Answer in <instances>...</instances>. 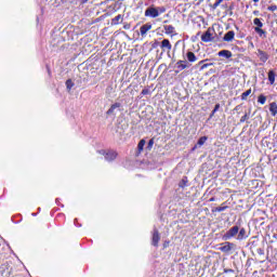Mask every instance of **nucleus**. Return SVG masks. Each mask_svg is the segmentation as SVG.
I'll return each instance as SVG.
<instances>
[{"instance_id": "obj_1", "label": "nucleus", "mask_w": 277, "mask_h": 277, "mask_svg": "<svg viewBox=\"0 0 277 277\" xmlns=\"http://www.w3.org/2000/svg\"><path fill=\"white\" fill-rule=\"evenodd\" d=\"M166 8L164 6H149L145 10V16L147 18H157L160 14H164Z\"/></svg>"}, {"instance_id": "obj_40", "label": "nucleus", "mask_w": 277, "mask_h": 277, "mask_svg": "<svg viewBox=\"0 0 277 277\" xmlns=\"http://www.w3.org/2000/svg\"><path fill=\"white\" fill-rule=\"evenodd\" d=\"M205 61H201L199 64H202Z\"/></svg>"}, {"instance_id": "obj_38", "label": "nucleus", "mask_w": 277, "mask_h": 277, "mask_svg": "<svg viewBox=\"0 0 277 277\" xmlns=\"http://www.w3.org/2000/svg\"><path fill=\"white\" fill-rule=\"evenodd\" d=\"M254 3H259V0H253Z\"/></svg>"}, {"instance_id": "obj_21", "label": "nucleus", "mask_w": 277, "mask_h": 277, "mask_svg": "<svg viewBox=\"0 0 277 277\" xmlns=\"http://www.w3.org/2000/svg\"><path fill=\"white\" fill-rule=\"evenodd\" d=\"M251 94H252V89L247 90L246 92H243V93L241 94V100H242V101H247L248 97H249Z\"/></svg>"}, {"instance_id": "obj_7", "label": "nucleus", "mask_w": 277, "mask_h": 277, "mask_svg": "<svg viewBox=\"0 0 277 277\" xmlns=\"http://www.w3.org/2000/svg\"><path fill=\"white\" fill-rule=\"evenodd\" d=\"M219 57H225V60H230L233 57V52L229 50H222L217 53Z\"/></svg>"}, {"instance_id": "obj_2", "label": "nucleus", "mask_w": 277, "mask_h": 277, "mask_svg": "<svg viewBox=\"0 0 277 277\" xmlns=\"http://www.w3.org/2000/svg\"><path fill=\"white\" fill-rule=\"evenodd\" d=\"M239 234V226H234L225 234V239H233Z\"/></svg>"}, {"instance_id": "obj_4", "label": "nucleus", "mask_w": 277, "mask_h": 277, "mask_svg": "<svg viewBox=\"0 0 277 277\" xmlns=\"http://www.w3.org/2000/svg\"><path fill=\"white\" fill-rule=\"evenodd\" d=\"M202 42H212L213 34H211L210 28L201 36Z\"/></svg>"}, {"instance_id": "obj_12", "label": "nucleus", "mask_w": 277, "mask_h": 277, "mask_svg": "<svg viewBox=\"0 0 277 277\" xmlns=\"http://www.w3.org/2000/svg\"><path fill=\"white\" fill-rule=\"evenodd\" d=\"M176 66L180 70H185V68H189V65L187 64V61H179L176 63Z\"/></svg>"}, {"instance_id": "obj_8", "label": "nucleus", "mask_w": 277, "mask_h": 277, "mask_svg": "<svg viewBox=\"0 0 277 277\" xmlns=\"http://www.w3.org/2000/svg\"><path fill=\"white\" fill-rule=\"evenodd\" d=\"M161 239V237L159 236V230L155 229L154 230V235H153V246L157 247L159 246V240Z\"/></svg>"}, {"instance_id": "obj_32", "label": "nucleus", "mask_w": 277, "mask_h": 277, "mask_svg": "<svg viewBox=\"0 0 277 277\" xmlns=\"http://www.w3.org/2000/svg\"><path fill=\"white\" fill-rule=\"evenodd\" d=\"M209 67V64H203L202 66H201V70H205V68H208Z\"/></svg>"}, {"instance_id": "obj_39", "label": "nucleus", "mask_w": 277, "mask_h": 277, "mask_svg": "<svg viewBox=\"0 0 277 277\" xmlns=\"http://www.w3.org/2000/svg\"><path fill=\"white\" fill-rule=\"evenodd\" d=\"M213 200H215V199H214V198H211V199H210V202H213Z\"/></svg>"}, {"instance_id": "obj_15", "label": "nucleus", "mask_w": 277, "mask_h": 277, "mask_svg": "<svg viewBox=\"0 0 277 277\" xmlns=\"http://www.w3.org/2000/svg\"><path fill=\"white\" fill-rule=\"evenodd\" d=\"M268 81H269L271 85H274V83L276 81V72H274V70L268 71Z\"/></svg>"}, {"instance_id": "obj_37", "label": "nucleus", "mask_w": 277, "mask_h": 277, "mask_svg": "<svg viewBox=\"0 0 277 277\" xmlns=\"http://www.w3.org/2000/svg\"><path fill=\"white\" fill-rule=\"evenodd\" d=\"M217 211H224V208H219Z\"/></svg>"}, {"instance_id": "obj_36", "label": "nucleus", "mask_w": 277, "mask_h": 277, "mask_svg": "<svg viewBox=\"0 0 277 277\" xmlns=\"http://www.w3.org/2000/svg\"><path fill=\"white\" fill-rule=\"evenodd\" d=\"M214 115H215V113H213V110H212V114H211V116H210V117H211V118H213V116H214Z\"/></svg>"}, {"instance_id": "obj_9", "label": "nucleus", "mask_w": 277, "mask_h": 277, "mask_svg": "<svg viewBox=\"0 0 277 277\" xmlns=\"http://www.w3.org/2000/svg\"><path fill=\"white\" fill-rule=\"evenodd\" d=\"M258 57L261 60V62L264 63L267 62V60H269V55H267V53L261 50L258 51Z\"/></svg>"}, {"instance_id": "obj_31", "label": "nucleus", "mask_w": 277, "mask_h": 277, "mask_svg": "<svg viewBox=\"0 0 277 277\" xmlns=\"http://www.w3.org/2000/svg\"><path fill=\"white\" fill-rule=\"evenodd\" d=\"M248 118V115H245L241 117L240 122H246V119Z\"/></svg>"}, {"instance_id": "obj_5", "label": "nucleus", "mask_w": 277, "mask_h": 277, "mask_svg": "<svg viewBox=\"0 0 277 277\" xmlns=\"http://www.w3.org/2000/svg\"><path fill=\"white\" fill-rule=\"evenodd\" d=\"M224 42H233L235 40V31L229 30L223 37Z\"/></svg>"}, {"instance_id": "obj_34", "label": "nucleus", "mask_w": 277, "mask_h": 277, "mask_svg": "<svg viewBox=\"0 0 277 277\" xmlns=\"http://www.w3.org/2000/svg\"><path fill=\"white\" fill-rule=\"evenodd\" d=\"M120 18H122L121 15H118V16L115 17V19H117V21H120Z\"/></svg>"}, {"instance_id": "obj_24", "label": "nucleus", "mask_w": 277, "mask_h": 277, "mask_svg": "<svg viewBox=\"0 0 277 277\" xmlns=\"http://www.w3.org/2000/svg\"><path fill=\"white\" fill-rule=\"evenodd\" d=\"M144 146H146V141L145 140H141L137 148H138V153H142V150H144Z\"/></svg>"}, {"instance_id": "obj_33", "label": "nucleus", "mask_w": 277, "mask_h": 277, "mask_svg": "<svg viewBox=\"0 0 277 277\" xmlns=\"http://www.w3.org/2000/svg\"><path fill=\"white\" fill-rule=\"evenodd\" d=\"M185 183H186V181H185V180H182L181 187H185Z\"/></svg>"}, {"instance_id": "obj_17", "label": "nucleus", "mask_w": 277, "mask_h": 277, "mask_svg": "<svg viewBox=\"0 0 277 277\" xmlns=\"http://www.w3.org/2000/svg\"><path fill=\"white\" fill-rule=\"evenodd\" d=\"M269 111L272 114V116H276L277 114V104L276 102H273L269 104Z\"/></svg>"}, {"instance_id": "obj_16", "label": "nucleus", "mask_w": 277, "mask_h": 277, "mask_svg": "<svg viewBox=\"0 0 277 277\" xmlns=\"http://www.w3.org/2000/svg\"><path fill=\"white\" fill-rule=\"evenodd\" d=\"M164 32L167 34V36H172L174 34V26L166 25L164 26Z\"/></svg>"}, {"instance_id": "obj_27", "label": "nucleus", "mask_w": 277, "mask_h": 277, "mask_svg": "<svg viewBox=\"0 0 277 277\" xmlns=\"http://www.w3.org/2000/svg\"><path fill=\"white\" fill-rule=\"evenodd\" d=\"M154 144H155V140H149V142H148V148H153V146H154Z\"/></svg>"}, {"instance_id": "obj_23", "label": "nucleus", "mask_w": 277, "mask_h": 277, "mask_svg": "<svg viewBox=\"0 0 277 277\" xmlns=\"http://www.w3.org/2000/svg\"><path fill=\"white\" fill-rule=\"evenodd\" d=\"M208 137L207 136H201L198 142L197 145L198 146H205V144L207 143Z\"/></svg>"}, {"instance_id": "obj_10", "label": "nucleus", "mask_w": 277, "mask_h": 277, "mask_svg": "<svg viewBox=\"0 0 277 277\" xmlns=\"http://www.w3.org/2000/svg\"><path fill=\"white\" fill-rule=\"evenodd\" d=\"M118 157V154L116 151H108L105 154L106 161H114Z\"/></svg>"}, {"instance_id": "obj_19", "label": "nucleus", "mask_w": 277, "mask_h": 277, "mask_svg": "<svg viewBox=\"0 0 277 277\" xmlns=\"http://www.w3.org/2000/svg\"><path fill=\"white\" fill-rule=\"evenodd\" d=\"M253 25L256 26L255 29H261V28H263V22H261V18H259V17H255V18L253 19Z\"/></svg>"}, {"instance_id": "obj_29", "label": "nucleus", "mask_w": 277, "mask_h": 277, "mask_svg": "<svg viewBox=\"0 0 277 277\" xmlns=\"http://www.w3.org/2000/svg\"><path fill=\"white\" fill-rule=\"evenodd\" d=\"M220 109V104H216L213 109V114H215Z\"/></svg>"}, {"instance_id": "obj_25", "label": "nucleus", "mask_w": 277, "mask_h": 277, "mask_svg": "<svg viewBox=\"0 0 277 277\" xmlns=\"http://www.w3.org/2000/svg\"><path fill=\"white\" fill-rule=\"evenodd\" d=\"M74 87H75V83L72 82V80H71V79H68V80L66 81V88H67V90L70 92V90H72Z\"/></svg>"}, {"instance_id": "obj_26", "label": "nucleus", "mask_w": 277, "mask_h": 277, "mask_svg": "<svg viewBox=\"0 0 277 277\" xmlns=\"http://www.w3.org/2000/svg\"><path fill=\"white\" fill-rule=\"evenodd\" d=\"M267 10H268L269 12H276L277 6H276V4H273V5L268 6Z\"/></svg>"}, {"instance_id": "obj_13", "label": "nucleus", "mask_w": 277, "mask_h": 277, "mask_svg": "<svg viewBox=\"0 0 277 277\" xmlns=\"http://www.w3.org/2000/svg\"><path fill=\"white\" fill-rule=\"evenodd\" d=\"M221 252H230L233 250V243L230 242H225L224 246L220 248Z\"/></svg>"}, {"instance_id": "obj_11", "label": "nucleus", "mask_w": 277, "mask_h": 277, "mask_svg": "<svg viewBox=\"0 0 277 277\" xmlns=\"http://www.w3.org/2000/svg\"><path fill=\"white\" fill-rule=\"evenodd\" d=\"M248 237V234L246 232V228H241L240 230L238 229V236H237V239L239 241H242V239H247Z\"/></svg>"}, {"instance_id": "obj_28", "label": "nucleus", "mask_w": 277, "mask_h": 277, "mask_svg": "<svg viewBox=\"0 0 277 277\" xmlns=\"http://www.w3.org/2000/svg\"><path fill=\"white\" fill-rule=\"evenodd\" d=\"M222 1H224V0H217V1L213 4L214 10H215V8H217V6L222 3Z\"/></svg>"}, {"instance_id": "obj_20", "label": "nucleus", "mask_w": 277, "mask_h": 277, "mask_svg": "<svg viewBox=\"0 0 277 277\" xmlns=\"http://www.w3.org/2000/svg\"><path fill=\"white\" fill-rule=\"evenodd\" d=\"M254 31L258 32L260 38H266L267 32H265V30H263V28H254Z\"/></svg>"}, {"instance_id": "obj_6", "label": "nucleus", "mask_w": 277, "mask_h": 277, "mask_svg": "<svg viewBox=\"0 0 277 277\" xmlns=\"http://www.w3.org/2000/svg\"><path fill=\"white\" fill-rule=\"evenodd\" d=\"M160 47L162 51H172V43L168 39H163Z\"/></svg>"}, {"instance_id": "obj_3", "label": "nucleus", "mask_w": 277, "mask_h": 277, "mask_svg": "<svg viewBox=\"0 0 277 277\" xmlns=\"http://www.w3.org/2000/svg\"><path fill=\"white\" fill-rule=\"evenodd\" d=\"M151 29H153V24H150V23L144 24L140 28L141 36L144 38V36H146L148 34V31H150Z\"/></svg>"}, {"instance_id": "obj_35", "label": "nucleus", "mask_w": 277, "mask_h": 277, "mask_svg": "<svg viewBox=\"0 0 277 277\" xmlns=\"http://www.w3.org/2000/svg\"><path fill=\"white\" fill-rule=\"evenodd\" d=\"M80 2H82V3H88V0H80Z\"/></svg>"}, {"instance_id": "obj_30", "label": "nucleus", "mask_w": 277, "mask_h": 277, "mask_svg": "<svg viewBox=\"0 0 277 277\" xmlns=\"http://www.w3.org/2000/svg\"><path fill=\"white\" fill-rule=\"evenodd\" d=\"M148 93H149L148 89H144V90L142 91L143 96H146V94H148Z\"/></svg>"}, {"instance_id": "obj_22", "label": "nucleus", "mask_w": 277, "mask_h": 277, "mask_svg": "<svg viewBox=\"0 0 277 277\" xmlns=\"http://www.w3.org/2000/svg\"><path fill=\"white\" fill-rule=\"evenodd\" d=\"M258 103H260V105H265V103H267V97L263 94L259 95Z\"/></svg>"}, {"instance_id": "obj_18", "label": "nucleus", "mask_w": 277, "mask_h": 277, "mask_svg": "<svg viewBox=\"0 0 277 277\" xmlns=\"http://www.w3.org/2000/svg\"><path fill=\"white\" fill-rule=\"evenodd\" d=\"M120 107V103H115L110 106V108L107 110L108 116L114 114V111H116V109H118Z\"/></svg>"}, {"instance_id": "obj_14", "label": "nucleus", "mask_w": 277, "mask_h": 277, "mask_svg": "<svg viewBox=\"0 0 277 277\" xmlns=\"http://www.w3.org/2000/svg\"><path fill=\"white\" fill-rule=\"evenodd\" d=\"M186 60L190 63H194L198 60V57H196V54H194V52H187Z\"/></svg>"}]
</instances>
